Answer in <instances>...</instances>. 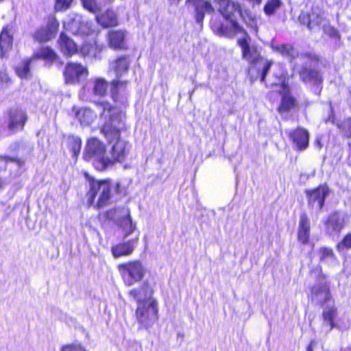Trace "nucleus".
Masks as SVG:
<instances>
[{"instance_id":"obj_1","label":"nucleus","mask_w":351,"mask_h":351,"mask_svg":"<svg viewBox=\"0 0 351 351\" xmlns=\"http://www.w3.org/2000/svg\"><path fill=\"white\" fill-rule=\"evenodd\" d=\"M101 112V119L104 124L101 132L104 135L112 147L110 156H107L104 163H99L100 171L112 167L126 159L130 149L128 142L120 138L121 131L124 128V114L117 108L112 107L108 102L101 101L97 104Z\"/></svg>"},{"instance_id":"obj_2","label":"nucleus","mask_w":351,"mask_h":351,"mask_svg":"<svg viewBox=\"0 0 351 351\" xmlns=\"http://www.w3.org/2000/svg\"><path fill=\"white\" fill-rule=\"evenodd\" d=\"M88 190L86 199L88 204L94 208H101L109 205L112 197V183L110 180L88 179Z\"/></svg>"},{"instance_id":"obj_3","label":"nucleus","mask_w":351,"mask_h":351,"mask_svg":"<svg viewBox=\"0 0 351 351\" xmlns=\"http://www.w3.org/2000/svg\"><path fill=\"white\" fill-rule=\"evenodd\" d=\"M118 269L121 274L124 284L131 287L141 281L145 276L147 269L139 261H130L119 265Z\"/></svg>"},{"instance_id":"obj_4","label":"nucleus","mask_w":351,"mask_h":351,"mask_svg":"<svg viewBox=\"0 0 351 351\" xmlns=\"http://www.w3.org/2000/svg\"><path fill=\"white\" fill-rule=\"evenodd\" d=\"M136 319L141 328L149 329L158 319V304L156 300H150L147 304L137 305Z\"/></svg>"},{"instance_id":"obj_5","label":"nucleus","mask_w":351,"mask_h":351,"mask_svg":"<svg viewBox=\"0 0 351 351\" xmlns=\"http://www.w3.org/2000/svg\"><path fill=\"white\" fill-rule=\"evenodd\" d=\"M226 13H221V14L228 21L230 24V32H228L227 29L222 25L215 24L213 21H211V26L215 31H217L220 35L230 36L232 34H237L243 32L242 27H241L234 19L235 14H240V6L238 3L230 1L228 6L225 9Z\"/></svg>"},{"instance_id":"obj_6","label":"nucleus","mask_w":351,"mask_h":351,"mask_svg":"<svg viewBox=\"0 0 351 351\" xmlns=\"http://www.w3.org/2000/svg\"><path fill=\"white\" fill-rule=\"evenodd\" d=\"M86 160H93L95 169L100 171L99 163H104L107 158L105 145L97 138H90L88 140L84 156Z\"/></svg>"},{"instance_id":"obj_7","label":"nucleus","mask_w":351,"mask_h":351,"mask_svg":"<svg viewBox=\"0 0 351 351\" xmlns=\"http://www.w3.org/2000/svg\"><path fill=\"white\" fill-rule=\"evenodd\" d=\"M64 28L75 35H90L93 33L91 23L77 14L72 13L63 22Z\"/></svg>"},{"instance_id":"obj_8","label":"nucleus","mask_w":351,"mask_h":351,"mask_svg":"<svg viewBox=\"0 0 351 351\" xmlns=\"http://www.w3.org/2000/svg\"><path fill=\"white\" fill-rule=\"evenodd\" d=\"M276 86H279V93L282 95V101L278 110L280 113L288 112L293 108L296 105L295 99L289 94L290 88L287 82V77L285 74H281L278 82L273 84Z\"/></svg>"},{"instance_id":"obj_9","label":"nucleus","mask_w":351,"mask_h":351,"mask_svg":"<svg viewBox=\"0 0 351 351\" xmlns=\"http://www.w3.org/2000/svg\"><path fill=\"white\" fill-rule=\"evenodd\" d=\"M107 217L119 224L125 232V237L132 234L136 228L135 224L132 223L130 211L127 208L110 210L108 211Z\"/></svg>"},{"instance_id":"obj_10","label":"nucleus","mask_w":351,"mask_h":351,"mask_svg":"<svg viewBox=\"0 0 351 351\" xmlns=\"http://www.w3.org/2000/svg\"><path fill=\"white\" fill-rule=\"evenodd\" d=\"M154 289L155 282L147 279L139 287L130 289L128 294L137 303V305L147 304L150 300H156L153 297Z\"/></svg>"},{"instance_id":"obj_11","label":"nucleus","mask_w":351,"mask_h":351,"mask_svg":"<svg viewBox=\"0 0 351 351\" xmlns=\"http://www.w3.org/2000/svg\"><path fill=\"white\" fill-rule=\"evenodd\" d=\"M308 296L312 302L322 306L333 300L330 291V285L326 281H321L314 285L311 287Z\"/></svg>"},{"instance_id":"obj_12","label":"nucleus","mask_w":351,"mask_h":351,"mask_svg":"<svg viewBox=\"0 0 351 351\" xmlns=\"http://www.w3.org/2000/svg\"><path fill=\"white\" fill-rule=\"evenodd\" d=\"M189 6L193 12L197 23L202 25L206 14H211L214 8L211 3L206 0H186Z\"/></svg>"},{"instance_id":"obj_13","label":"nucleus","mask_w":351,"mask_h":351,"mask_svg":"<svg viewBox=\"0 0 351 351\" xmlns=\"http://www.w3.org/2000/svg\"><path fill=\"white\" fill-rule=\"evenodd\" d=\"M59 23L54 16L48 19L46 26L42 27L34 33V38L38 42H47L53 38L58 30Z\"/></svg>"},{"instance_id":"obj_14","label":"nucleus","mask_w":351,"mask_h":351,"mask_svg":"<svg viewBox=\"0 0 351 351\" xmlns=\"http://www.w3.org/2000/svg\"><path fill=\"white\" fill-rule=\"evenodd\" d=\"M27 120L26 112L21 108H14L8 112V127L10 131L22 130Z\"/></svg>"},{"instance_id":"obj_15","label":"nucleus","mask_w":351,"mask_h":351,"mask_svg":"<svg viewBox=\"0 0 351 351\" xmlns=\"http://www.w3.org/2000/svg\"><path fill=\"white\" fill-rule=\"evenodd\" d=\"M330 190L326 185H321L317 189L307 192L308 204L313 208L321 210L324 206L325 198L329 195Z\"/></svg>"},{"instance_id":"obj_16","label":"nucleus","mask_w":351,"mask_h":351,"mask_svg":"<svg viewBox=\"0 0 351 351\" xmlns=\"http://www.w3.org/2000/svg\"><path fill=\"white\" fill-rule=\"evenodd\" d=\"M66 83H75L88 75V70L80 64L69 63L64 72Z\"/></svg>"},{"instance_id":"obj_17","label":"nucleus","mask_w":351,"mask_h":351,"mask_svg":"<svg viewBox=\"0 0 351 351\" xmlns=\"http://www.w3.org/2000/svg\"><path fill=\"white\" fill-rule=\"evenodd\" d=\"M248 39L249 37L245 35V37L239 39L237 43L242 49L243 58L250 64H255L259 60H262V58L256 48L250 46Z\"/></svg>"},{"instance_id":"obj_18","label":"nucleus","mask_w":351,"mask_h":351,"mask_svg":"<svg viewBox=\"0 0 351 351\" xmlns=\"http://www.w3.org/2000/svg\"><path fill=\"white\" fill-rule=\"evenodd\" d=\"M324 19V12L319 8H314L308 14L302 13L299 16V21L302 24H306L309 29L321 25Z\"/></svg>"},{"instance_id":"obj_19","label":"nucleus","mask_w":351,"mask_h":351,"mask_svg":"<svg viewBox=\"0 0 351 351\" xmlns=\"http://www.w3.org/2000/svg\"><path fill=\"white\" fill-rule=\"evenodd\" d=\"M127 81L113 80L111 95L115 102L124 104L128 99Z\"/></svg>"},{"instance_id":"obj_20","label":"nucleus","mask_w":351,"mask_h":351,"mask_svg":"<svg viewBox=\"0 0 351 351\" xmlns=\"http://www.w3.org/2000/svg\"><path fill=\"white\" fill-rule=\"evenodd\" d=\"M345 217L339 213H333L326 222V232L330 235H337L344 227Z\"/></svg>"},{"instance_id":"obj_21","label":"nucleus","mask_w":351,"mask_h":351,"mask_svg":"<svg viewBox=\"0 0 351 351\" xmlns=\"http://www.w3.org/2000/svg\"><path fill=\"white\" fill-rule=\"evenodd\" d=\"M126 32L123 30H112L108 32V40L110 47L114 49L126 48Z\"/></svg>"},{"instance_id":"obj_22","label":"nucleus","mask_w":351,"mask_h":351,"mask_svg":"<svg viewBox=\"0 0 351 351\" xmlns=\"http://www.w3.org/2000/svg\"><path fill=\"white\" fill-rule=\"evenodd\" d=\"M289 136L298 149L304 150L308 145L309 134L307 130L299 128L289 133Z\"/></svg>"},{"instance_id":"obj_23","label":"nucleus","mask_w":351,"mask_h":351,"mask_svg":"<svg viewBox=\"0 0 351 351\" xmlns=\"http://www.w3.org/2000/svg\"><path fill=\"white\" fill-rule=\"evenodd\" d=\"M12 27L10 25H6L2 29L0 34V51L1 56L3 58L5 53L11 49L12 46Z\"/></svg>"},{"instance_id":"obj_24","label":"nucleus","mask_w":351,"mask_h":351,"mask_svg":"<svg viewBox=\"0 0 351 351\" xmlns=\"http://www.w3.org/2000/svg\"><path fill=\"white\" fill-rule=\"evenodd\" d=\"M138 238L135 240H130L127 242L119 243L112 247V253L114 258H119L123 256H128L132 253Z\"/></svg>"},{"instance_id":"obj_25","label":"nucleus","mask_w":351,"mask_h":351,"mask_svg":"<svg viewBox=\"0 0 351 351\" xmlns=\"http://www.w3.org/2000/svg\"><path fill=\"white\" fill-rule=\"evenodd\" d=\"M58 45L66 57L71 56L77 51L76 44L64 33H61L60 36Z\"/></svg>"},{"instance_id":"obj_26","label":"nucleus","mask_w":351,"mask_h":351,"mask_svg":"<svg viewBox=\"0 0 351 351\" xmlns=\"http://www.w3.org/2000/svg\"><path fill=\"white\" fill-rule=\"evenodd\" d=\"M324 306L322 313L324 325L328 327V330H331L335 327L334 320L337 317V308L333 300Z\"/></svg>"},{"instance_id":"obj_27","label":"nucleus","mask_w":351,"mask_h":351,"mask_svg":"<svg viewBox=\"0 0 351 351\" xmlns=\"http://www.w3.org/2000/svg\"><path fill=\"white\" fill-rule=\"evenodd\" d=\"M271 48L274 52L280 54L282 56L292 60L298 57V51L289 44H271Z\"/></svg>"},{"instance_id":"obj_28","label":"nucleus","mask_w":351,"mask_h":351,"mask_svg":"<svg viewBox=\"0 0 351 351\" xmlns=\"http://www.w3.org/2000/svg\"><path fill=\"white\" fill-rule=\"evenodd\" d=\"M97 23L104 27H110L118 25L117 16L112 10H107L96 16Z\"/></svg>"},{"instance_id":"obj_29","label":"nucleus","mask_w":351,"mask_h":351,"mask_svg":"<svg viewBox=\"0 0 351 351\" xmlns=\"http://www.w3.org/2000/svg\"><path fill=\"white\" fill-rule=\"evenodd\" d=\"M310 236V221L306 214H302L300 217L299 230L298 232V240L303 244L308 241Z\"/></svg>"},{"instance_id":"obj_30","label":"nucleus","mask_w":351,"mask_h":351,"mask_svg":"<svg viewBox=\"0 0 351 351\" xmlns=\"http://www.w3.org/2000/svg\"><path fill=\"white\" fill-rule=\"evenodd\" d=\"M75 117L81 125H89L95 121L97 114L90 108H82L75 112Z\"/></svg>"},{"instance_id":"obj_31","label":"nucleus","mask_w":351,"mask_h":351,"mask_svg":"<svg viewBox=\"0 0 351 351\" xmlns=\"http://www.w3.org/2000/svg\"><path fill=\"white\" fill-rule=\"evenodd\" d=\"M129 64L128 58L121 57L110 63V69L114 72L117 77H121L128 71Z\"/></svg>"},{"instance_id":"obj_32","label":"nucleus","mask_w":351,"mask_h":351,"mask_svg":"<svg viewBox=\"0 0 351 351\" xmlns=\"http://www.w3.org/2000/svg\"><path fill=\"white\" fill-rule=\"evenodd\" d=\"M66 143L69 150L72 152L73 158H76L81 150L82 141L77 136H69L66 138Z\"/></svg>"},{"instance_id":"obj_33","label":"nucleus","mask_w":351,"mask_h":351,"mask_svg":"<svg viewBox=\"0 0 351 351\" xmlns=\"http://www.w3.org/2000/svg\"><path fill=\"white\" fill-rule=\"evenodd\" d=\"M108 87V82L104 78H97L94 82V93L99 96L106 95Z\"/></svg>"},{"instance_id":"obj_34","label":"nucleus","mask_w":351,"mask_h":351,"mask_svg":"<svg viewBox=\"0 0 351 351\" xmlns=\"http://www.w3.org/2000/svg\"><path fill=\"white\" fill-rule=\"evenodd\" d=\"M299 74L304 82L317 80L319 77V73L317 71L308 69L307 68H302L299 71Z\"/></svg>"},{"instance_id":"obj_35","label":"nucleus","mask_w":351,"mask_h":351,"mask_svg":"<svg viewBox=\"0 0 351 351\" xmlns=\"http://www.w3.org/2000/svg\"><path fill=\"white\" fill-rule=\"evenodd\" d=\"M282 5L281 0H268L264 6V12L268 15H272Z\"/></svg>"},{"instance_id":"obj_36","label":"nucleus","mask_w":351,"mask_h":351,"mask_svg":"<svg viewBox=\"0 0 351 351\" xmlns=\"http://www.w3.org/2000/svg\"><path fill=\"white\" fill-rule=\"evenodd\" d=\"M32 59L23 61L16 68V72L21 78H27L30 75L29 64Z\"/></svg>"},{"instance_id":"obj_37","label":"nucleus","mask_w":351,"mask_h":351,"mask_svg":"<svg viewBox=\"0 0 351 351\" xmlns=\"http://www.w3.org/2000/svg\"><path fill=\"white\" fill-rule=\"evenodd\" d=\"M35 57L53 60L56 58V54L49 47H43L35 53Z\"/></svg>"},{"instance_id":"obj_38","label":"nucleus","mask_w":351,"mask_h":351,"mask_svg":"<svg viewBox=\"0 0 351 351\" xmlns=\"http://www.w3.org/2000/svg\"><path fill=\"white\" fill-rule=\"evenodd\" d=\"M319 259L322 262L330 263L335 259L334 253L332 249L322 247L319 250Z\"/></svg>"},{"instance_id":"obj_39","label":"nucleus","mask_w":351,"mask_h":351,"mask_svg":"<svg viewBox=\"0 0 351 351\" xmlns=\"http://www.w3.org/2000/svg\"><path fill=\"white\" fill-rule=\"evenodd\" d=\"M84 8L90 12L95 13L99 10V5L96 0H81Z\"/></svg>"},{"instance_id":"obj_40","label":"nucleus","mask_w":351,"mask_h":351,"mask_svg":"<svg viewBox=\"0 0 351 351\" xmlns=\"http://www.w3.org/2000/svg\"><path fill=\"white\" fill-rule=\"evenodd\" d=\"M73 0H56L55 10L56 11H64L71 7Z\"/></svg>"},{"instance_id":"obj_41","label":"nucleus","mask_w":351,"mask_h":351,"mask_svg":"<svg viewBox=\"0 0 351 351\" xmlns=\"http://www.w3.org/2000/svg\"><path fill=\"white\" fill-rule=\"evenodd\" d=\"M80 52L83 54V56H93L95 52V44L91 43H84L80 48Z\"/></svg>"},{"instance_id":"obj_42","label":"nucleus","mask_w":351,"mask_h":351,"mask_svg":"<svg viewBox=\"0 0 351 351\" xmlns=\"http://www.w3.org/2000/svg\"><path fill=\"white\" fill-rule=\"evenodd\" d=\"M348 248H351V234H348L343 241L337 245L339 251H343Z\"/></svg>"},{"instance_id":"obj_43","label":"nucleus","mask_w":351,"mask_h":351,"mask_svg":"<svg viewBox=\"0 0 351 351\" xmlns=\"http://www.w3.org/2000/svg\"><path fill=\"white\" fill-rule=\"evenodd\" d=\"M61 351H86L80 344H70L62 348Z\"/></svg>"},{"instance_id":"obj_44","label":"nucleus","mask_w":351,"mask_h":351,"mask_svg":"<svg viewBox=\"0 0 351 351\" xmlns=\"http://www.w3.org/2000/svg\"><path fill=\"white\" fill-rule=\"evenodd\" d=\"M215 2L218 5V10L220 13H226L225 9L228 6L230 0H215Z\"/></svg>"},{"instance_id":"obj_45","label":"nucleus","mask_w":351,"mask_h":351,"mask_svg":"<svg viewBox=\"0 0 351 351\" xmlns=\"http://www.w3.org/2000/svg\"><path fill=\"white\" fill-rule=\"evenodd\" d=\"M324 31L331 37H339L338 31L333 27L330 25L324 26Z\"/></svg>"},{"instance_id":"obj_46","label":"nucleus","mask_w":351,"mask_h":351,"mask_svg":"<svg viewBox=\"0 0 351 351\" xmlns=\"http://www.w3.org/2000/svg\"><path fill=\"white\" fill-rule=\"evenodd\" d=\"M10 82V77L5 71H0V88H3Z\"/></svg>"},{"instance_id":"obj_47","label":"nucleus","mask_w":351,"mask_h":351,"mask_svg":"<svg viewBox=\"0 0 351 351\" xmlns=\"http://www.w3.org/2000/svg\"><path fill=\"white\" fill-rule=\"evenodd\" d=\"M271 62H265L263 70V73H262V75H261V82H264L265 76H266L267 72L269 71V69L271 67Z\"/></svg>"},{"instance_id":"obj_48","label":"nucleus","mask_w":351,"mask_h":351,"mask_svg":"<svg viewBox=\"0 0 351 351\" xmlns=\"http://www.w3.org/2000/svg\"><path fill=\"white\" fill-rule=\"evenodd\" d=\"M345 134L347 137H351V119L346 121L345 123Z\"/></svg>"},{"instance_id":"obj_49","label":"nucleus","mask_w":351,"mask_h":351,"mask_svg":"<svg viewBox=\"0 0 351 351\" xmlns=\"http://www.w3.org/2000/svg\"><path fill=\"white\" fill-rule=\"evenodd\" d=\"M0 158L2 160H5V162H7V161L16 162L18 164V165H19V166H21L22 165V163H23L20 160H18V159H16V158H10L9 156H1Z\"/></svg>"},{"instance_id":"obj_50","label":"nucleus","mask_w":351,"mask_h":351,"mask_svg":"<svg viewBox=\"0 0 351 351\" xmlns=\"http://www.w3.org/2000/svg\"><path fill=\"white\" fill-rule=\"evenodd\" d=\"M3 186V182L2 179L0 178V189Z\"/></svg>"},{"instance_id":"obj_51","label":"nucleus","mask_w":351,"mask_h":351,"mask_svg":"<svg viewBox=\"0 0 351 351\" xmlns=\"http://www.w3.org/2000/svg\"><path fill=\"white\" fill-rule=\"evenodd\" d=\"M307 351H313V349H312V347L311 346H308V348H307Z\"/></svg>"},{"instance_id":"obj_52","label":"nucleus","mask_w":351,"mask_h":351,"mask_svg":"<svg viewBox=\"0 0 351 351\" xmlns=\"http://www.w3.org/2000/svg\"><path fill=\"white\" fill-rule=\"evenodd\" d=\"M116 186H117V187H118V186H119V183H117V184H116Z\"/></svg>"}]
</instances>
